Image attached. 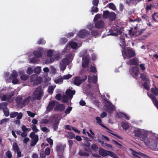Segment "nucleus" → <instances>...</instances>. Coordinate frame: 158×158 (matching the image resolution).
I'll return each instance as SVG.
<instances>
[{
	"instance_id": "f257e3e1",
	"label": "nucleus",
	"mask_w": 158,
	"mask_h": 158,
	"mask_svg": "<svg viewBox=\"0 0 158 158\" xmlns=\"http://www.w3.org/2000/svg\"><path fill=\"white\" fill-rule=\"evenodd\" d=\"M43 96V93L41 86L36 88L34 92L33 96L31 97V102H33L36 100H40Z\"/></svg>"
},
{
	"instance_id": "f03ea898",
	"label": "nucleus",
	"mask_w": 158,
	"mask_h": 158,
	"mask_svg": "<svg viewBox=\"0 0 158 158\" xmlns=\"http://www.w3.org/2000/svg\"><path fill=\"white\" fill-rule=\"evenodd\" d=\"M99 153L100 155L103 157L109 156L113 158H118V156L113 152L106 150L102 148H100Z\"/></svg>"
},
{
	"instance_id": "7ed1b4c3",
	"label": "nucleus",
	"mask_w": 158,
	"mask_h": 158,
	"mask_svg": "<svg viewBox=\"0 0 158 158\" xmlns=\"http://www.w3.org/2000/svg\"><path fill=\"white\" fill-rule=\"evenodd\" d=\"M133 133L135 137H139L142 141H144L148 136L146 133L139 129L135 130Z\"/></svg>"
},
{
	"instance_id": "20e7f679",
	"label": "nucleus",
	"mask_w": 158,
	"mask_h": 158,
	"mask_svg": "<svg viewBox=\"0 0 158 158\" xmlns=\"http://www.w3.org/2000/svg\"><path fill=\"white\" fill-rule=\"evenodd\" d=\"M29 137L31 139V146H34L39 140V136L37 135H36L34 132H32L29 135Z\"/></svg>"
},
{
	"instance_id": "39448f33",
	"label": "nucleus",
	"mask_w": 158,
	"mask_h": 158,
	"mask_svg": "<svg viewBox=\"0 0 158 158\" xmlns=\"http://www.w3.org/2000/svg\"><path fill=\"white\" fill-rule=\"evenodd\" d=\"M109 32L110 33L109 35L114 36L120 35L122 33V31L118 29L117 27L116 26H113L109 30Z\"/></svg>"
},
{
	"instance_id": "423d86ee",
	"label": "nucleus",
	"mask_w": 158,
	"mask_h": 158,
	"mask_svg": "<svg viewBox=\"0 0 158 158\" xmlns=\"http://www.w3.org/2000/svg\"><path fill=\"white\" fill-rule=\"evenodd\" d=\"M87 78L86 76H85L82 79L80 77H76L75 78L73 84L77 86H79L82 82H84L86 80Z\"/></svg>"
},
{
	"instance_id": "0eeeda50",
	"label": "nucleus",
	"mask_w": 158,
	"mask_h": 158,
	"mask_svg": "<svg viewBox=\"0 0 158 158\" xmlns=\"http://www.w3.org/2000/svg\"><path fill=\"white\" fill-rule=\"evenodd\" d=\"M124 54L125 56L129 58H131L134 57L135 55V52L133 49L130 48L127 50L124 51Z\"/></svg>"
},
{
	"instance_id": "6e6552de",
	"label": "nucleus",
	"mask_w": 158,
	"mask_h": 158,
	"mask_svg": "<svg viewBox=\"0 0 158 158\" xmlns=\"http://www.w3.org/2000/svg\"><path fill=\"white\" fill-rule=\"evenodd\" d=\"M130 72L132 75L137 77L139 73V70L137 67H133L130 69Z\"/></svg>"
},
{
	"instance_id": "1a4fd4ad",
	"label": "nucleus",
	"mask_w": 158,
	"mask_h": 158,
	"mask_svg": "<svg viewBox=\"0 0 158 158\" xmlns=\"http://www.w3.org/2000/svg\"><path fill=\"white\" fill-rule=\"evenodd\" d=\"M147 94L148 97L151 99L154 105L158 109V101L154 95L152 94H149L148 93H147Z\"/></svg>"
},
{
	"instance_id": "9d476101",
	"label": "nucleus",
	"mask_w": 158,
	"mask_h": 158,
	"mask_svg": "<svg viewBox=\"0 0 158 158\" xmlns=\"http://www.w3.org/2000/svg\"><path fill=\"white\" fill-rule=\"evenodd\" d=\"M89 33L88 31L85 30H82L80 31L77 35L80 38H83L88 35Z\"/></svg>"
},
{
	"instance_id": "9b49d317",
	"label": "nucleus",
	"mask_w": 158,
	"mask_h": 158,
	"mask_svg": "<svg viewBox=\"0 0 158 158\" xmlns=\"http://www.w3.org/2000/svg\"><path fill=\"white\" fill-rule=\"evenodd\" d=\"M55 104V101L53 100L49 102L46 107L47 111L48 112L51 111L54 107Z\"/></svg>"
},
{
	"instance_id": "f8f14e48",
	"label": "nucleus",
	"mask_w": 158,
	"mask_h": 158,
	"mask_svg": "<svg viewBox=\"0 0 158 158\" xmlns=\"http://www.w3.org/2000/svg\"><path fill=\"white\" fill-rule=\"evenodd\" d=\"M105 106L106 111L109 113L112 112L114 110L113 105L111 102L108 104H106Z\"/></svg>"
},
{
	"instance_id": "ddd939ff",
	"label": "nucleus",
	"mask_w": 158,
	"mask_h": 158,
	"mask_svg": "<svg viewBox=\"0 0 158 158\" xmlns=\"http://www.w3.org/2000/svg\"><path fill=\"white\" fill-rule=\"evenodd\" d=\"M65 106L62 104H59L56 106L54 110L57 111L62 112L65 109Z\"/></svg>"
},
{
	"instance_id": "4468645a",
	"label": "nucleus",
	"mask_w": 158,
	"mask_h": 158,
	"mask_svg": "<svg viewBox=\"0 0 158 158\" xmlns=\"http://www.w3.org/2000/svg\"><path fill=\"white\" fill-rule=\"evenodd\" d=\"M65 147L64 145L63 146L62 144L57 145L56 146V151L58 153H63L64 148Z\"/></svg>"
},
{
	"instance_id": "2eb2a0df",
	"label": "nucleus",
	"mask_w": 158,
	"mask_h": 158,
	"mask_svg": "<svg viewBox=\"0 0 158 158\" xmlns=\"http://www.w3.org/2000/svg\"><path fill=\"white\" fill-rule=\"evenodd\" d=\"M75 94V90H71L70 89H69L66 90V95L70 98H72L73 95Z\"/></svg>"
},
{
	"instance_id": "dca6fc26",
	"label": "nucleus",
	"mask_w": 158,
	"mask_h": 158,
	"mask_svg": "<svg viewBox=\"0 0 158 158\" xmlns=\"http://www.w3.org/2000/svg\"><path fill=\"white\" fill-rule=\"evenodd\" d=\"M96 119L97 120V123H98L99 125H100L101 126L103 127L104 128L108 130H109L110 131H112L111 130L109 129L106 126H105L103 124H102V121L101 118L100 117H97L96 118Z\"/></svg>"
},
{
	"instance_id": "f3484780",
	"label": "nucleus",
	"mask_w": 158,
	"mask_h": 158,
	"mask_svg": "<svg viewBox=\"0 0 158 158\" xmlns=\"http://www.w3.org/2000/svg\"><path fill=\"white\" fill-rule=\"evenodd\" d=\"M104 23L102 20H99L95 23V27L98 28H101L103 27Z\"/></svg>"
},
{
	"instance_id": "a211bd4d",
	"label": "nucleus",
	"mask_w": 158,
	"mask_h": 158,
	"mask_svg": "<svg viewBox=\"0 0 158 158\" xmlns=\"http://www.w3.org/2000/svg\"><path fill=\"white\" fill-rule=\"evenodd\" d=\"M140 78H141L143 81H149L150 80L149 78V76L145 73H140Z\"/></svg>"
},
{
	"instance_id": "6ab92c4d",
	"label": "nucleus",
	"mask_w": 158,
	"mask_h": 158,
	"mask_svg": "<svg viewBox=\"0 0 158 158\" xmlns=\"http://www.w3.org/2000/svg\"><path fill=\"white\" fill-rule=\"evenodd\" d=\"M116 18V15L114 12H110L108 19L110 21H113Z\"/></svg>"
},
{
	"instance_id": "aec40b11",
	"label": "nucleus",
	"mask_w": 158,
	"mask_h": 158,
	"mask_svg": "<svg viewBox=\"0 0 158 158\" xmlns=\"http://www.w3.org/2000/svg\"><path fill=\"white\" fill-rule=\"evenodd\" d=\"M127 38V35L126 34H123L122 35L120 36V42L122 45H124L126 44V42L125 41V37Z\"/></svg>"
},
{
	"instance_id": "412c9836",
	"label": "nucleus",
	"mask_w": 158,
	"mask_h": 158,
	"mask_svg": "<svg viewBox=\"0 0 158 158\" xmlns=\"http://www.w3.org/2000/svg\"><path fill=\"white\" fill-rule=\"evenodd\" d=\"M30 100L31 101V96L28 97L23 100L22 102V105L25 106L27 105Z\"/></svg>"
},
{
	"instance_id": "4be33fe9",
	"label": "nucleus",
	"mask_w": 158,
	"mask_h": 158,
	"mask_svg": "<svg viewBox=\"0 0 158 158\" xmlns=\"http://www.w3.org/2000/svg\"><path fill=\"white\" fill-rule=\"evenodd\" d=\"M78 154L81 156L88 157L89 156V154L85 152L83 150H80L78 153Z\"/></svg>"
},
{
	"instance_id": "5701e85b",
	"label": "nucleus",
	"mask_w": 158,
	"mask_h": 158,
	"mask_svg": "<svg viewBox=\"0 0 158 158\" xmlns=\"http://www.w3.org/2000/svg\"><path fill=\"white\" fill-rule=\"evenodd\" d=\"M18 76V74L17 72L15 70H14L13 73L10 75L9 77V79L11 80L13 79L16 78Z\"/></svg>"
},
{
	"instance_id": "b1692460",
	"label": "nucleus",
	"mask_w": 158,
	"mask_h": 158,
	"mask_svg": "<svg viewBox=\"0 0 158 158\" xmlns=\"http://www.w3.org/2000/svg\"><path fill=\"white\" fill-rule=\"evenodd\" d=\"M33 54L35 56L39 58L42 56V52L40 51H34L33 52Z\"/></svg>"
},
{
	"instance_id": "393cba45",
	"label": "nucleus",
	"mask_w": 158,
	"mask_h": 158,
	"mask_svg": "<svg viewBox=\"0 0 158 158\" xmlns=\"http://www.w3.org/2000/svg\"><path fill=\"white\" fill-rule=\"evenodd\" d=\"M150 148L152 149H154L157 146V143L155 140L152 141L151 143H150Z\"/></svg>"
},
{
	"instance_id": "a878e982",
	"label": "nucleus",
	"mask_w": 158,
	"mask_h": 158,
	"mask_svg": "<svg viewBox=\"0 0 158 158\" xmlns=\"http://www.w3.org/2000/svg\"><path fill=\"white\" fill-rule=\"evenodd\" d=\"M129 63L130 64L133 65H138L139 64L138 61L135 58L130 60L129 61Z\"/></svg>"
},
{
	"instance_id": "bb28decb",
	"label": "nucleus",
	"mask_w": 158,
	"mask_h": 158,
	"mask_svg": "<svg viewBox=\"0 0 158 158\" xmlns=\"http://www.w3.org/2000/svg\"><path fill=\"white\" fill-rule=\"evenodd\" d=\"M156 89H158L156 86H155V88H152L151 89V92L154 95L156 96L158 95V91Z\"/></svg>"
},
{
	"instance_id": "cd10ccee",
	"label": "nucleus",
	"mask_w": 158,
	"mask_h": 158,
	"mask_svg": "<svg viewBox=\"0 0 158 158\" xmlns=\"http://www.w3.org/2000/svg\"><path fill=\"white\" fill-rule=\"evenodd\" d=\"M110 12L108 10L103 11V17L105 19L108 18Z\"/></svg>"
},
{
	"instance_id": "c85d7f7f",
	"label": "nucleus",
	"mask_w": 158,
	"mask_h": 158,
	"mask_svg": "<svg viewBox=\"0 0 158 158\" xmlns=\"http://www.w3.org/2000/svg\"><path fill=\"white\" fill-rule=\"evenodd\" d=\"M12 146L13 149L15 152L20 150L19 147L16 142H15L13 143Z\"/></svg>"
},
{
	"instance_id": "c756f323",
	"label": "nucleus",
	"mask_w": 158,
	"mask_h": 158,
	"mask_svg": "<svg viewBox=\"0 0 158 158\" xmlns=\"http://www.w3.org/2000/svg\"><path fill=\"white\" fill-rule=\"evenodd\" d=\"M69 45L71 48L74 49H76L77 46V43L73 42H71L69 43Z\"/></svg>"
},
{
	"instance_id": "7c9ffc66",
	"label": "nucleus",
	"mask_w": 158,
	"mask_h": 158,
	"mask_svg": "<svg viewBox=\"0 0 158 158\" xmlns=\"http://www.w3.org/2000/svg\"><path fill=\"white\" fill-rule=\"evenodd\" d=\"M121 125L123 129L125 130H126L127 129H128L129 127L128 123L124 122H122Z\"/></svg>"
},
{
	"instance_id": "2f4dec72",
	"label": "nucleus",
	"mask_w": 158,
	"mask_h": 158,
	"mask_svg": "<svg viewBox=\"0 0 158 158\" xmlns=\"http://www.w3.org/2000/svg\"><path fill=\"white\" fill-rule=\"evenodd\" d=\"M59 123L60 121H58L53 123L52 128L54 131H56L57 129L58 128V126Z\"/></svg>"
},
{
	"instance_id": "473e14b6",
	"label": "nucleus",
	"mask_w": 158,
	"mask_h": 158,
	"mask_svg": "<svg viewBox=\"0 0 158 158\" xmlns=\"http://www.w3.org/2000/svg\"><path fill=\"white\" fill-rule=\"evenodd\" d=\"M3 112L5 115L6 116H8L10 114L9 109L7 107H4L3 109Z\"/></svg>"
},
{
	"instance_id": "72a5a7b5",
	"label": "nucleus",
	"mask_w": 158,
	"mask_h": 158,
	"mask_svg": "<svg viewBox=\"0 0 158 158\" xmlns=\"http://www.w3.org/2000/svg\"><path fill=\"white\" fill-rule=\"evenodd\" d=\"M91 34L94 36L96 37L99 35V32L97 30L93 29L91 31Z\"/></svg>"
},
{
	"instance_id": "f704fd0d",
	"label": "nucleus",
	"mask_w": 158,
	"mask_h": 158,
	"mask_svg": "<svg viewBox=\"0 0 158 158\" xmlns=\"http://www.w3.org/2000/svg\"><path fill=\"white\" fill-rule=\"evenodd\" d=\"M62 62L64 64L66 65H68L70 62L69 60L67 58L63 59L62 60Z\"/></svg>"
},
{
	"instance_id": "c9c22d12",
	"label": "nucleus",
	"mask_w": 158,
	"mask_h": 158,
	"mask_svg": "<svg viewBox=\"0 0 158 158\" xmlns=\"http://www.w3.org/2000/svg\"><path fill=\"white\" fill-rule=\"evenodd\" d=\"M23 98L21 97H17L15 99V101L18 104H22Z\"/></svg>"
},
{
	"instance_id": "e433bc0d",
	"label": "nucleus",
	"mask_w": 158,
	"mask_h": 158,
	"mask_svg": "<svg viewBox=\"0 0 158 158\" xmlns=\"http://www.w3.org/2000/svg\"><path fill=\"white\" fill-rule=\"evenodd\" d=\"M145 30V29H142L140 31L135 32V35L136 36H139L141 35Z\"/></svg>"
},
{
	"instance_id": "4c0bfd02",
	"label": "nucleus",
	"mask_w": 158,
	"mask_h": 158,
	"mask_svg": "<svg viewBox=\"0 0 158 158\" xmlns=\"http://www.w3.org/2000/svg\"><path fill=\"white\" fill-rule=\"evenodd\" d=\"M89 62L88 61H83L82 64V68H86L89 65Z\"/></svg>"
},
{
	"instance_id": "58836bf2",
	"label": "nucleus",
	"mask_w": 158,
	"mask_h": 158,
	"mask_svg": "<svg viewBox=\"0 0 158 158\" xmlns=\"http://www.w3.org/2000/svg\"><path fill=\"white\" fill-rule=\"evenodd\" d=\"M98 77H97L94 75L92 77V82L93 83L97 84Z\"/></svg>"
},
{
	"instance_id": "ea45409f",
	"label": "nucleus",
	"mask_w": 158,
	"mask_h": 158,
	"mask_svg": "<svg viewBox=\"0 0 158 158\" xmlns=\"http://www.w3.org/2000/svg\"><path fill=\"white\" fill-rule=\"evenodd\" d=\"M68 40L65 38H62L60 39V43L61 44H65L67 41Z\"/></svg>"
},
{
	"instance_id": "a19ab883",
	"label": "nucleus",
	"mask_w": 158,
	"mask_h": 158,
	"mask_svg": "<svg viewBox=\"0 0 158 158\" xmlns=\"http://www.w3.org/2000/svg\"><path fill=\"white\" fill-rule=\"evenodd\" d=\"M46 43V41L42 38L40 39L37 41V44L39 45H44Z\"/></svg>"
},
{
	"instance_id": "79ce46f5",
	"label": "nucleus",
	"mask_w": 158,
	"mask_h": 158,
	"mask_svg": "<svg viewBox=\"0 0 158 158\" xmlns=\"http://www.w3.org/2000/svg\"><path fill=\"white\" fill-rule=\"evenodd\" d=\"M8 103L7 102H2L0 103V109L3 108L4 107H7Z\"/></svg>"
},
{
	"instance_id": "37998d69",
	"label": "nucleus",
	"mask_w": 158,
	"mask_h": 158,
	"mask_svg": "<svg viewBox=\"0 0 158 158\" xmlns=\"http://www.w3.org/2000/svg\"><path fill=\"white\" fill-rule=\"evenodd\" d=\"M69 100L68 97L65 96L63 95L62 97V102L63 103H67L68 102Z\"/></svg>"
},
{
	"instance_id": "c03bdc74",
	"label": "nucleus",
	"mask_w": 158,
	"mask_h": 158,
	"mask_svg": "<svg viewBox=\"0 0 158 158\" xmlns=\"http://www.w3.org/2000/svg\"><path fill=\"white\" fill-rule=\"evenodd\" d=\"M109 7L114 10L116 9V7L114 4L112 3H110L109 4Z\"/></svg>"
},
{
	"instance_id": "a18cd8bd",
	"label": "nucleus",
	"mask_w": 158,
	"mask_h": 158,
	"mask_svg": "<svg viewBox=\"0 0 158 158\" xmlns=\"http://www.w3.org/2000/svg\"><path fill=\"white\" fill-rule=\"evenodd\" d=\"M54 88L53 86H50L48 87V91L50 94H52L53 93Z\"/></svg>"
},
{
	"instance_id": "49530a36",
	"label": "nucleus",
	"mask_w": 158,
	"mask_h": 158,
	"mask_svg": "<svg viewBox=\"0 0 158 158\" xmlns=\"http://www.w3.org/2000/svg\"><path fill=\"white\" fill-rule=\"evenodd\" d=\"M29 78L28 76L26 74H23L20 77L21 79L23 81H26Z\"/></svg>"
},
{
	"instance_id": "de8ad7c7",
	"label": "nucleus",
	"mask_w": 158,
	"mask_h": 158,
	"mask_svg": "<svg viewBox=\"0 0 158 158\" xmlns=\"http://www.w3.org/2000/svg\"><path fill=\"white\" fill-rule=\"evenodd\" d=\"M6 155L7 157V158H12V153L10 150H8L6 152Z\"/></svg>"
},
{
	"instance_id": "09e8293b",
	"label": "nucleus",
	"mask_w": 158,
	"mask_h": 158,
	"mask_svg": "<svg viewBox=\"0 0 158 158\" xmlns=\"http://www.w3.org/2000/svg\"><path fill=\"white\" fill-rule=\"evenodd\" d=\"M38 61V58L35 56L34 57L30 59V62L32 63L37 62Z\"/></svg>"
},
{
	"instance_id": "8fccbe9b",
	"label": "nucleus",
	"mask_w": 158,
	"mask_h": 158,
	"mask_svg": "<svg viewBox=\"0 0 158 158\" xmlns=\"http://www.w3.org/2000/svg\"><path fill=\"white\" fill-rule=\"evenodd\" d=\"M41 71V68L39 67L35 68L34 69V72L37 74H39L40 73Z\"/></svg>"
},
{
	"instance_id": "3c124183",
	"label": "nucleus",
	"mask_w": 158,
	"mask_h": 158,
	"mask_svg": "<svg viewBox=\"0 0 158 158\" xmlns=\"http://www.w3.org/2000/svg\"><path fill=\"white\" fill-rule=\"evenodd\" d=\"M121 116L123 117L124 118L127 120H129L130 119V117L127 114L123 113H120Z\"/></svg>"
},
{
	"instance_id": "603ef678",
	"label": "nucleus",
	"mask_w": 158,
	"mask_h": 158,
	"mask_svg": "<svg viewBox=\"0 0 158 158\" xmlns=\"http://www.w3.org/2000/svg\"><path fill=\"white\" fill-rule=\"evenodd\" d=\"M46 141L49 143L51 147H52L53 144V140L50 138H47Z\"/></svg>"
},
{
	"instance_id": "864d4df0",
	"label": "nucleus",
	"mask_w": 158,
	"mask_h": 158,
	"mask_svg": "<svg viewBox=\"0 0 158 158\" xmlns=\"http://www.w3.org/2000/svg\"><path fill=\"white\" fill-rule=\"evenodd\" d=\"M143 87L147 90L150 89V87L148 86V84L147 81H145L143 84Z\"/></svg>"
},
{
	"instance_id": "5fc2aeb1",
	"label": "nucleus",
	"mask_w": 158,
	"mask_h": 158,
	"mask_svg": "<svg viewBox=\"0 0 158 158\" xmlns=\"http://www.w3.org/2000/svg\"><path fill=\"white\" fill-rule=\"evenodd\" d=\"M27 113L28 115L31 117L33 118L35 116V114L31 112V111H27Z\"/></svg>"
},
{
	"instance_id": "6e6d98bb",
	"label": "nucleus",
	"mask_w": 158,
	"mask_h": 158,
	"mask_svg": "<svg viewBox=\"0 0 158 158\" xmlns=\"http://www.w3.org/2000/svg\"><path fill=\"white\" fill-rule=\"evenodd\" d=\"M18 114V112H14L10 113V117L11 118H14L17 116Z\"/></svg>"
},
{
	"instance_id": "4d7b16f0",
	"label": "nucleus",
	"mask_w": 158,
	"mask_h": 158,
	"mask_svg": "<svg viewBox=\"0 0 158 158\" xmlns=\"http://www.w3.org/2000/svg\"><path fill=\"white\" fill-rule=\"evenodd\" d=\"M32 129L33 131V132H34L35 133L39 131V130L37 128L36 126L35 125H32Z\"/></svg>"
},
{
	"instance_id": "13d9d810",
	"label": "nucleus",
	"mask_w": 158,
	"mask_h": 158,
	"mask_svg": "<svg viewBox=\"0 0 158 158\" xmlns=\"http://www.w3.org/2000/svg\"><path fill=\"white\" fill-rule=\"evenodd\" d=\"M98 9L97 7H95L94 6L92 7L91 9V12L93 13H96L98 11Z\"/></svg>"
},
{
	"instance_id": "bf43d9fd",
	"label": "nucleus",
	"mask_w": 158,
	"mask_h": 158,
	"mask_svg": "<svg viewBox=\"0 0 158 158\" xmlns=\"http://www.w3.org/2000/svg\"><path fill=\"white\" fill-rule=\"evenodd\" d=\"M83 61H89V57L88 55H84L82 57Z\"/></svg>"
},
{
	"instance_id": "052dcab7",
	"label": "nucleus",
	"mask_w": 158,
	"mask_h": 158,
	"mask_svg": "<svg viewBox=\"0 0 158 158\" xmlns=\"http://www.w3.org/2000/svg\"><path fill=\"white\" fill-rule=\"evenodd\" d=\"M56 60L54 57H51L49 59H48L46 62V63H51L53 62Z\"/></svg>"
},
{
	"instance_id": "680f3d73",
	"label": "nucleus",
	"mask_w": 158,
	"mask_h": 158,
	"mask_svg": "<svg viewBox=\"0 0 158 158\" xmlns=\"http://www.w3.org/2000/svg\"><path fill=\"white\" fill-rule=\"evenodd\" d=\"M72 107L69 106L65 110V113L66 114H69L72 110Z\"/></svg>"
},
{
	"instance_id": "e2e57ef3",
	"label": "nucleus",
	"mask_w": 158,
	"mask_h": 158,
	"mask_svg": "<svg viewBox=\"0 0 158 158\" xmlns=\"http://www.w3.org/2000/svg\"><path fill=\"white\" fill-rule=\"evenodd\" d=\"M53 55L52 51L51 50H48L47 53V56L49 57H51Z\"/></svg>"
},
{
	"instance_id": "0e129e2a",
	"label": "nucleus",
	"mask_w": 158,
	"mask_h": 158,
	"mask_svg": "<svg viewBox=\"0 0 158 158\" xmlns=\"http://www.w3.org/2000/svg\"><path fill=\"white\" fill-rule=\"evenodd\" d=\"M63 77H61L60 78H59L55 81V82L56 84H57L60 83H61L63 82Z\"/></svg>"
},
{
	"instance_id": "69168bd1",
	"label": "nucleus",
	"mask_w": 158,
	"mask_h": 158,
	"mask_svg": "<svg viewBox=\"0 0 158 158\" xmlns=\"http://www.w3.org/2000/svg\"><path fill=\"white\" fill-rule=\"evenodd\" d=\"M9 120V119L8 118H4L0 121V124L2 125L3 123L7 122Z\"/></svg>"
},
{
	"instance_id": "338daca9",
	"label": "nucleus",
	"mask_w": 158,
	"mask_h": 158,
	"mask_svg": "<svg viewBox=\"0 0 158 158\" xmlns=\"http://www.w3.org/2000/svg\"><path fill=\"white\" fill-rule=\"evenodd\" d=\"M112 141L119 148H121V147H122V145L119 143L117 141H116L114 140H112Z\"/></svg>"
},
{
	"instance_id": "774afa93",
	"label": "nucleus",
	"mask_w": 158,
	"mask_h": 158,
	"mask_svg": "<svg viewBox=\"0 0 158 158\" xmlns=\"http://www.w3.org/2000/svg\"><path fill=\"white\" fill-rule=\"evenodd\" d=\"M23 117V113L22 112L18 113L17 115V119L18 120L21 119Z\"/></svg>"
}]
</instances>
